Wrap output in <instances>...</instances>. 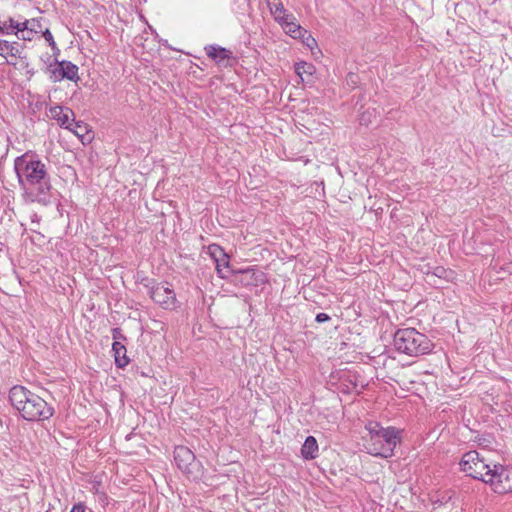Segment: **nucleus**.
I'll list each match as a JSON object with an SVG mask.
<instances>
[{
    "label": "nucleus",
    "mask_w": 512,
    "mask_h": 512,
    "mask_svg": "<svg viewBox=\"0 0 512 512\" xmlns=\"http://www.w3.org/2000/svg\"><path fill=\"white\" fill-rule=\"evenodd\" d=\"M300 68H301L300 66H298V67L296 68V70H297V73H298V74H300V73H301Z\"/></svg>",
    "instance_id": "7c9ffc66"
},
{
    "label": "nucleus",
    "mask_w": 512,
    "mask_h": 512,
    "mask_svg": "<svg viewBox=\"0 0 512 512\" xmlns=\"http://www.w3.org/2000/svg\"><path fill=\"white\" fill-rule=\"evenodd\" d=\"M493 465H497L492 461H488L477 451H469L465 453L461 459V470L468 476L483 481L490 485L489 478H493Z\"/></svg>",
    "instance_id": "39448f33"
},
{
    "label": "nucleus",
    "mask_w": 512,
    "mask_h": 512,
    "mask_svg": "<svg viewBox=\"0 0 512 512\" xmlns=\"http://www.w3.org/2000/svg\"><path fill=\"white\" fill-rule=\"evenodd\" d=\"M278 24L282 27L286 34L294 39L303 36V33L305 34V29L297 23L293 14H291V19L282 20Z\"/></svg>",
    "instance_id": "ddd939ff"
},
{
    "label": "nucleus",
    "mask_w": 512,
    "mask_h": 512,
    "mask_svg": "<svg viewBox=\"0 0 512 512\" xmlns=\"http://www.w3.org/2000/svg\"><path fill=\"white\" fill-rule=\"evenodd\" d=\"M393 343L397 351L409 356L427 354L434 346L425 334L414 328L398 329L394 334Z\"/></svg>",
    "instance_id": "20e7f679"
},
{
    "label": "nucleus",
    "mask_w": 512,
    "mask_h": 512,
    "mask_svg": "<svg viewBox=\"0 0 512 512\" xmlns=\"http://www.w3.org/2000/svg\"><path fill=\"white\" fill-rule=\"evenodd\" d=\"M43 18L36 19L32 18L22 22L23 28L34 32L35 34L42 33L44 31L42 25Z\"/></svg>",
    "instance_id": "aec40b11"
},
{
    "label": "nucleus",
    "mask_w": 512,
    "mask_h": 512,
    "mask_svg": "<svg viewBox=\"0 0 512 512\" xmlns=\"http://www.w3.org/2000/svg\"><path fill=\"white\" fill-rule=\"evenodd\" d=\"M116 333H118V329L113 330V337L116 338Z\"/></svg>",
    "instance_id": "c756f323"
},
{
    "label": "nucleus",
    "mask_w": 512,
    "mask_h": 512,
    "mask_svg": "<svg viewBox=\"0 0 512 512\" xmlns=\"http://www.w3.org/2000/svg\"><path fill=\"white\" fill-rule=\"evenodd\" d=\"M70 512H85V506L81 503L75 504Z\"/></svg>",
    "instance_id": "c85d7f7f"
},
{
    "label": "nucleus",
    "mask_w": 512,
    "mask_h": 512,
    "mask_svg": "<svg viewBox=\"0 0 512 512\" xmlns=\"http://www.w3.org/2000/svg\"><path fill=\"white\" fill-rule=\"evenodd\" d=\"M7 22V25L9 26V28L14 31H15V34L18 35V28H21V23L22 22H18V21H15L14 19L10 18Z\"/></svg>",
    "instance_id": "b1692460"
},
{
    "label": "nucleus",
    "mask_w": 512,
    "mask_h": 512,
    "mask_svg": "<svg viewBox=\"0 0 512 512\" xmlns=\"http://www.w3.org/2000/svg\"><path fill=\"white\" fill-rule=\"evenodd\" d=\"M174 460L178 468L193 480L202 476V465L196 460L194 453L186 446H177L174 450Z\"/></svg>",
    "instance_id": "423d86ee"
},
{
    "label": "nucleus",
    "mask_w": 512,
    "mask_h": 512,
    "mask_svg": "<svg viewBox=\"0 0 512 512\" xmlns=\"http://www.w3.org/2000/svg\"><path fill=\"white\" fill-rule=\"evenodd\" d=\"M47 72L53 82H59L64 79V77H62L63 69L61 61L56 60L54 64H50L47 67Z\"/></svg>",
    "instance_id": "6ab92c4d"
},
{
    "label": "nucleus",
    "mask_w": 512,
    "mask_h": 512,
    "mask_svg": "<svg viewBox=\"0 0 512 512\" xmlns=\"http://www.w3.org/2000/svg\"><path fill=\"white\" fill-rule=\"evenodd\" d=\"M301 455L306 460L315 459L318 455V444L313 436H308L302 445Z\"/></svg>",
    "instance_id": "2eb2a0df"
},
{
    "label": "nucleus",
    "mask_w": 512,
    "mask_h": 512,
    "mask_svg": "<svg viewBox=\"0 0 512 512\" xmlns=\"http://www.w3.org/2000/svg\"><path fill=\"white\" fill-rule=\"evenodd\" d=\"M112 351L114 352L117 367L123 368L129 363V358L126 356V348L122 343L115 341L112 345Z\"/></svg>",
    "instance_id": "dca6fc26"
},
{
    "label": "nucleus",
    "mask_w": 512,
    "mask_h": 512,
    "mask_svg": "<svg viewBox=\"0 0 512 512\" xmlns=\"http://www.w3.org/2000/svg\"><path fill=\"white\" fill-rule=\"evenodd\" d=\"M12 30L7 25V22H4L3 24L0 23V34H10Z\"/></svg>",
    "instance_id": "cd10ccee"
},
{
    "label": "nucleus",
    "mask_w": 512,
    "mask_h": 512,
    "mask_svg": "<svg viewBox=\"0 0 512 512\" xmlns=\"http://www.w3.org/2000/svg\"><path fill=\"white\" fill-rule=\"evenodd\" d=\"M7 22V25L9 26V28L14 31H15V34L18 35V28H21V23L22 22H18V21H15L14 19L10 18Z\"/></svg>",
    "instance_id": "393cba45"
},
{
    "label": "nucleus",
    "mask_w": 512,
    "mask_h": 512,
    "mask_svg": "<svg viewBox=\"0 0 512 512\" xmlns=\"http://www.w3.org/2000/svg\"><path fill=\"white\" fill-rule=\"evenodd\" d=\"M14 170L26 203L46 206L52 202L51 176L47 165L33 152H26L14 160Z\"/></svg>",
    "instance_id": "f257e3e1"
},
{
    "label": "nucleus",
    "mask_w": 512,
    "mask_h": 512,
    "mask_svg": "<svg viewBox=\"0 0 512 512\" xmlns=\"http://www.w3.org/2000/svg\"><path fill=\"white\" fill-rule=\"evenodd\" d=\"M35 33L24 29L23 25L21 24V28H18V38L24 41H31L34 38Z\"/></svg>",
    "instance_id": "4be33fe9"
},
{
    "label": "nucleus",
    "mask_w": 512,
    "mask_h": 512,
    "mask_svg": "<svg viewBox=\"0 0 512 512\" xmlns=\"http://www.w3.org/2000/svg\"><path fill=\"white\" fill-rule=\"evenodd\" d=\"M48 116L66 129L72 126L75 118L74 112L70 108L59 105L50 107Z\"/></svg>",
    "instance_id": "9b49d317"
},
{
    "label": "nucleus",
    "mask_w": 512,
    "mask_h": 512,
    "mask_svg": "<svg viewBox=\"0 0 512 512\" xmlns=\"http://www.w3.org/2000/svg\"><path fill=\"white\" fill-rule=\"evenodd\" d=\"M493 471V478H489L492 489L499 494L512 492V467H504L501 464L493 465Z\"/></svg>",
    "instance_id": "6e6552de"
},
{
    "label": "nucleus",
    "mask_w": 512,
    "mask_h": 512,
    "mask_svg": "<svg viewBox=\"0 0 512 512\" xmlns=\"http://www.w3.org/2000/svg\"><path fill=\"white\" fill-rule=\"evenodd\" d=\"M42 36L48 42L49 46L51 47V49L53 51V54L54 55L59 54L60 50L54 40V37H53L51 31L48 28L44 29V31L42 32Z\"/></svg>",
    "instance_id": "412c9836"
},
{
    "label": "nucleus",
    "mask_w": 512,
    "mask_h": 512,
    "mask_svg": "<svg viewBox=\"0 0 512 512\" xmlns=\"http://www.w3.org/2000/svg\"><path fill=\"white\" fill-rule=\"evenodd\" d=\"M330 319L329 315H327L326 313H319L316 315V321L318 323H323V322H326Z\"/></svg>",
    "instance_id": "bb28decb"
},
{
    "label": "nucleus",
    "mask_w": 512,
    "mask_h": 512,
    "mask_svg": "<svg viewBox=\"0 0 512 512\" xmlns=\"http://www.w3.org/2000/svg\"><path fill=\"white\" fill-rule=\"evenodd\" d=\"M357 80H358V76L357 74L355 73H349L346 77V81H347V84L352 86V87H355L356 84H357Z\"/></svg>",
    "instance_id": "a878e982"
},
{
    "label": "nucleus",
    "mask_w": 512,
    "mask_h": 512,
    "mask_svg": "<svg viewBox=\"0 0 512 512\" xmlns=\"http://www.w3.org/2000/svg\"><path fill=\"white\" fill-rule=\"evenodd\" d=\"M0 56L4 57L7 64L16 66V59H26V56L22 55V51L18 48L17 44L11 43L7 40L0 39Z\"/></svg>",
    "instance_id": "f8f14e48"
},
{
    "label": "nucleus",
    "mask_w": 512,
    "mask_h": 512,
    "mask_svg": "<svg viewBox=\"0 0 512 512\" xmlns=\"http://www.w3.org/2000/svg\"><path fill=\"white\" fill-rule=\"evenodd\" d=\"M207 55L215 61L220 67L232 66V52L218 45H208L205 47Z\"/></svg>",
    "instance_id": "9d476101"
},
{
    "label": "nucleus",
    "mask_w": 512,
    "mask_h": 512,
    "mask_svg": "<svg viewBox=\"0 0 512 512\" xmlns=\"http://www.w3.org/2000/svg\"><path fill=\"white\" fill-rule=\"evenodd\" d=\"M307 47L313 48L317 45L316 40L312 37V35L305 29V34L303 36L298 37Z\"/></svg>",
    "instance_id": "5701e85b"
},
{
    "label": "nucleus",
    "mask_w": 512,
    "mask_h": 512,
    "mask_svg": "<svg viewBox=\"0 0 512 512\" xmlns=\"http://www.w3.org/2000/svg\"><path fill=\"white\" fill-rule=\"evenodd\" d=\"M67 129L73 132L81 140L83 144L86 141L89 142L92 139L87 124L74 121L72 122V126H70Z\"/></svg>",
    "instance_id": "f3484780"
},
{
    "label": "nucleus",
    "mask_w": 512,
    "mask_h": 512,
    "mask_svg": "<svg viewBox=\"0 0 512 512\" xmlns=\"http://www.w3.org/2000/svg\"><path fill=\"white\" fill-rule=\"evenodd\" d=\"M61 62H62V69H63L62 77H64V79H68L70 81L77 82L80 79V77L78 75L79 68L70 61L63 60Z\"/></svg>",
    "instance_id": "a211bd4d"
},
{
    "label": "nucleus",
    "mask_w": 512,
    "mask_h": 512,
    "mask_svg": "<svg viewBox=\"0 0 512 512\" xmlns=\"http://www.w3.org/2000/svg\"><path fill=\"white\" fill-rule=\"evenodd\" d=\"M367 435L364 436V447L367 453L382 458L394 455V449L400 443V430L395 427H383L376 421H368L365 425Z\"/></svg>",
    "instance_id": "f03ea898"
},
{
    "label": "nucleus",
    "mask_w": 512,
    "mask_h": 512,
    "mask_svg": "<svg viewBox=\"0 0 512 512\" xmlns=\"http://www.w3.org/2000/svg\"><path fill=\"white\" fill-rule=\"evenodd\" d=\"M208 252L216 264L218 275L222 279H228L230 276L229 256L222 247L212 244L208 247Z\"/></svg>",
    "instance_id": "1a4fd4ad"
},
{
    "label": "nucleus",
    "mask_w": 512,
    "mask_h": 512,
    "mask_svg": "<svg viewBox=\"0 0 512 512\" xmlns=\"http://www.w3.org/2000/svg\"><path fill=\"white\" fill-rule=\"evenodd\" d=\"M267 6L277 23H280L282 20L291 19V13H288L284 8L281 0H267Z\"/></svg>",
    "instance_id": "4468645a"
},
{
    "label": "nucleus",
    "mask_w": 512,
    "mask_h": 512,
    "mask_svg": "<svg viewBox=\"0 0 512 512\" xmlns=\"http://www.w3.org/2000/svg\"><path fill=\"white\" fill-rule=\"evenodd\" d=\"M145 287L148 288V293L152 300L165 309H172L175 307L176 296L167 282L155 283L153 279H144Z\"/></svg>",
    "instance_id": "0eeeda50"
},
{
    "label": "nucleus",
    "mask_w": 512,
    "mask_h": 512,
    "mask_svg": "<svg viewBox=\"0 0 512 512\" xmlns=\"http://www.w3.org/2000/svg\"><path fill=\"white\" fill-rule=\"evenodd\" d=\"M9 399L12 406L28 421L47 420L54 413V409L43 398L23 386L12 387Z\"/></svg>",
    "instance_id": "7ed1b4c3"
}]
</instances>
